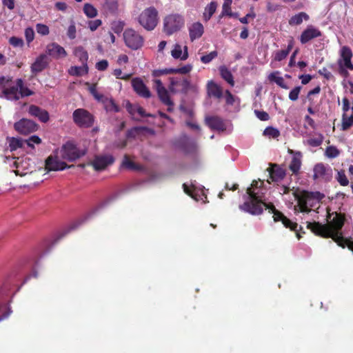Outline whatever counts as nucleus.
I'll list each match as a JSON object with an SVG mask.
<instances>
[{"instance_id": "30", "label": "nucleus", "mask_w": 353, "mask_h": 353, "mask_svg": "<svg viewBox=\"0 0 353 353\" xmlns=\"http://www.w3.org/2000/svg\"><path fill=\"white\" fill-rule=\"evenodd\" d=\"M118 1L117 0H106L103 5V8L107 14H114L118 10Z\"/></svg>"}, {"instance_id": "56", "label": "nucleus", "mask_w": 353, "mask_h": 353, "mask_svg": "<svg viewBox=\"0 0 353 353\" xmlns=\"http://www.w3.org/2000/svg\"><path fill=\"white\" fill-rule=\"evenodd\" d=\"M41 142V139L36 135L31 136L29 139L26 140V143L29 147L34 148V143L39 144Z\"/></svg>"}, {"instance_id": "54", "label": "nucleus", "mask_w": 353, "mask_h": 353, "mask_svg": "<svg viewBox=\"0 0 353 353\" xmlns=\"http://www.w3.org/2000/svg\"><path fill=\"white\" fill-rule=\"evenodd\" d=\"M301 90V86H296L289 93V99L292 101H296L299 99Z\"/></svg>"}, {"instance_id": "4", "label": "nucleus", "mask_w": 353, "mask_h": 353, "mask_svg": "<svg viewBox=\"0 0 353 353\" xmlns=\"http://www.w3.org/2000/svg\"><path fill=\"white\" fill-rule=\"evenodd\" d=\"M138 21L146 30H154L158 23V11L153 6L145 9L139 14Z\"/></svg>"}, {"instance_id": "1", "label": "nucleus", "mask_w": 353, "mask_h": 353, "mask_svg": "<svg viewBox=\"0 0 353 353\" xmlns=\"http://www.w3.org/2000/svg\"><path fill=\"white\" fill-rule=\"evenodd\" d=\"M258 181L254 180L251 186L246 190V195H244L245 201L239 205V209L252 215H259L263 212V208L269 210L273 214V219L275 222L281 221L283 225L292 231H296L298 224L292 222L287 218L281 212L276 210L272 203L263 201V194L259 192Z\"/></svg>"}, {"instance_id": "33", "label": "nucleus", "mask_w": 353, "mask_h": 353, "mask_svg": "<svg viewBox=\"0 0 353 353\" xmlns=\"http://www.w3.org/2000/svg\"><path fill=\"white\" fill-rule=\"evenodd\" d=\"M68 72L72 76H82L88 72V64H82L81 66H72Z\"/></svg>"}, {"instance_id": "16", "label": "nucleus", "mask_w": 353, "mask_h": 353, "mask_svg": "<svg viewBox=\"0 0 353 353\" xmlns=\"http://www.w3.org/2000/svg\"><path fill=\"white\" fill-rule=\"evenodd\" d=\"M322 35L321 32L312 26H308L301 33L299 40L302 44H305L313 39L320 37Z\"/></svg>"}, {"instance_id": "27", "label": "nucleus", "mask_w": 353, "mask_h": 353, "mask_svg": "<svg viewBox=\"0 0 353 353\" xmlns=\"http://www.w3.org/2000/svg\"><path fill=\"white\" fill-rule=\"evenodd\" d=\"M294 46V41L293 39H290L288 42V47L285 50H281L276 51L274 54V60L276 61H281L284 60L290 52L292 50Z\"/></svg>"}, {"instance_id": "18", "label": "nucleus", "mask_w": 353, "mask_h": 353, "mask_svg": "<svg viewBox=\"0 0 353 353\" xmlns=\"http://www.w3.org/2000/svg\"><path fill=\"white\" fill-rule=\"evenodd\" d=\"M46 53L56 59L64 58L68 55L65 50L57 43H52L48 45L46 48Z\"/></svg>"}, {"instance_id": "23", "label": "nucleus", "mask_w": 353, "mask_h": 353, "mask_svg": "<svg viewBox=\"0 0 353 353\" xmlns=\"http://www.w3.org/2000/svg\"><path fill=\"white\" fill-rule=\"evenodd\" d=\"M190 38L192 41L201 37L204 32L203 26L200 22L193 23L188 28Z\"/></svg>"}, {"instance_id": "37", "label": "nucleus", "mask_w": 353, "mask_h": 353, "mask_svg": "<svg viewBox=\"0 0 353 353\" xmlns=\"http://www.w3.org/2000/svg\"><path fill=\"white\" fill-rule=\"evenodd\" d=\"M217 4L216 2L212 1L210 4H208L205 8V12H203V19L205 21H208L214 14L216 10Z\"/></svg>"}, {"instance_id": "47", "label": "nucleus", "mask_w": 353, "mask_h": 353, "mask_svg": "<svg viewBox=\"0 0 353 353\" xmlns=\"http://www.w3.org/2000/svg\"><path fill=\"white\" fill-rule=\"evenodd\" d=\"M323 141V137L321 134H319L318 137L311 138L307 140V143L312 147L320 146Z\"/></svg>"}, {"instance_id": "45", "label": "nucleus", "mask_w": 353, "mask_h": 353, "mask_svg": "<svg viewBox=\"0 0 353 353\" xmlns=\"http://www.w3.org/2000/svg\"><path fill=\"white\" fill-rule=\"evenodd\" d=\"M336 179L339 183L342 186H347L349 184V180L345 175V170H343L338 171Z\"/></svg>"}, {"instance_id": "39", "label": "nucleus", "mask_w": 353, "mask_h": 353, "mask_svg": "<svg viewBox=\"0 0 353 353\" xmlns=\"http://www.w3.org/2000/svg\"><path fill=\"white\" fill-rule=\"evenodd\" d=\"M351 109L352 113L350 117H347L345 113L343 114L341 130L343 131L348 130L353 125V106Z\"/></svg>"}, {"instance_id": "31", "label": "nucleus", "mask_w": 353, "mask_h": 353, "mask_svg": "<svg viewBox=\"0 0 353 353\" xmlns=\"http://www.w3.org/2000/svg\"><path fill=\"white\" fill-rule=\"evenodd\" d=\"M74 54L77 57L81 64H87L88 53L82 46H77L74 50Z\"/></svg>"}, {"instance_id": "9", "label": "nucleus", "mask_w": 353, "mask_h": 353, "mask_svg": "<svg viewBox=\"0 0 353 353\" xmlns=\"http://www.w3.org/2000/svg\"><path fill=\"white\" fill-rule=\"evenodd\" d=\"M170 85L169 90L172 92H176L179 91L177 89L178 87H180V91L183 94H187L188 92L194 88V86L192 85L190 80L188 79H179L175 77L170 78Z\"/></svg>"}, {"instance_id": "42", "label": "nucleus", "mask_w": 353, "mask_h": 353, "mask_svg": "<svg viewBox=\"0 0 353 353\" xmlns=\"http://www.w3.org/2000/svg\"><path fill=\"white\" fill-rule=\"evenodd\" d=\"M341 151L334 145L327 146L325 151V154L330 159H334L339 156Z\"/></svg>"}, {"instance_id": "52", "label": "nucleus", "mask_w": 353, "mask_h": 353, "mask_svg": "<svg viewBox=\"0 0 353 353\" xmlns=\"http://www.w3.org/2000/svg\"><path fill=\"white\" fill-rule=\"evenodd\" d=\"M36 30L38 34L42 36L48 35L50 32L48 26L43 23H37Z\"/></svg>"}, {"instance_id": "25", "label": "nucleus", "mask_w": 353, "mask_h": 353, "mask_svg": "<svg viewBox=\"0 0 353 353\" xmlns=\"http://www.w3.org/2000/svg\"><path fill=\"white\" fill-rule=\"evenodd\" d=\"M208 94L211 97L221 99L223 97L222 88L213 81H208L207 84Z\"/></svg>"}, {"instance_id": "49", "label": "nucleus", "mask_w": 353, "mask_h": 353, "mask_svg": "<svg viewBox=\"0 0 353 353\" xmlns=\"http://www.w3.org/2000/svg\"><path fill=\"white\" fill-rule=\"evenodd\" d=\"M232 2V1H224L223 6H222V12L220 15V17H221L223 16L232 15V10H231Z\"/></svg>"}, {"instance_id": "8", "label": "nucleus", "mask_w": 353, "mask_h": 353, "mask_svg": "<svg viewBox=\"0 0 353 353\" xmlns=\"http://www.w3.org/2000/svg\"><path fill=\"white\" fill-rule=\"evenodd\" d=\"M85 151L81 150L72 142L68 141L63 145L60 150V157L63 160L74 161L85 155Z\"/></svg>"}, {"instance_id": "46", "label": "nucleus", "mask_w": 353, "mask_h": 353, "mask_svg": "<svg viewBox=\"0 0 353 353\" xmlns=\"http://www.w3.org/2000/svg\"><path fill=\"white\" fill-rule=\"evenodd\" d=\"M263 134L272 138H277L280 136V132L278 129L268 126L263 131Z\"/></svg>"}, {"instance_id": "14", "label": "nucleus", "mask_w": 353, "mask_h": 353, "mask_svg": "<svg viewBox=\"0 0 353 353\" xmlns=\"http://www.w3.org/2000/svg\"><path fill=\"white\" fill-rule=\"evenodd\" d=\"M114 161V159L112 155L97 156L91 164L95 170L101 171L112 164Z\"/></svg>"}, {"instance_id": "3", "label": "nucleus", "mask_w": 353, "mask_h": 353, "mask_svg": "<svg viewBox=\"0 0 353 353\" xmlns=\"http://www.w3.org/2000/svg\"><path fill=\"white\" fill-rule=\"evenodd\" d=\"M319 192H310L303 190L300 193H295L294 197L297 201V207L301 212L309 213L314 208L320 199Z\"/></svg>"}, {"instance_id": "35", "label": "nucleus", "mask_w": 353, "mask_h": 353, "mask_svg": "<svg viewBox=\"0 0 353 353\" xmlns=\"http://www.w3.org/2000/svg\"><path fill=\"white\" fill-rule=\"evenodd\" d=\"M279 74V71L273 72L268 76V79L271 81L275 82L279 86L283 89H288V87L284 82V79L282 77H278Z\"/></svg>"}, {"instance_id": "12", "label": "nucleus", "mask_w": 353, "mask_h": 353, "mask_svg": "<svg viewBox=\"0 0 353 353\" xmlns=\"http://www.w3.org/2000/svg\"><path fill=\"white\" fill-rule=\"evenodd\" d=\"M352 57L353 54L350 48L343 46L340 50L339 59L337 61L338 66H344L350 70H353Z\"/></svg>"}, {"instance_id": "58", "label": "nucleus", "mask_w": 353, "mask_h": 353, "mask_svg": "<svg viewBox=\"0 0 353 353\" xmlns=\"http://www.w3.org/2000/svg\"><path fill=\"white\" fill-rule=\"evenodd\" d=\"M254 114L256 116V117L261 121H265L270 119L269 114L265 111L255 110Z\"/></svg>"}, {"instance_id": "11", "label": "nucleus", "mask_w": 353, "mask_h": 353, "mask_svg": "<svg viewBox=\"0 0 353 353\" xmlns=\"http://www.w3.org/2000/svg\"><path fill=\"white\" fill-rule=\"evenodd\" d=\"M313 179L314 180L322 179L328 181L332 179V169L323 163L316 164L313 168Z\"/></svg>"}, {"instance_id": "59", "label": "nucleus", "mask_w": 353, "mask_h": 353, "mask_svg": "<svg viewBox=\"0 0 353 353\" xmlns=\"http://www.w3.org/2000/svg\"><path fill=\"white\" fill-rule=\"evenodd\" d=\"M25 37L28 43H30L34 40V32L32 28H27L25 30Z\"/></svg>"}, {"instance_id": "50", "label": "nucleus", "mask_w": 353, "mask_h": 353, "mask_svg": "<svg viewBox=\"0 0 353 353\" xmlns=\"http://www.w3.org/2000/svg\"><path fill=\"white\" fill-rule=\"evenodd\" d=\"M218 56V52L216 50H214L210 52L208 54L203 55L201 57V61L203 63L207 64L211 62L214 59H215Z\"/></svg>"}, {"instance_id": "32", "label": "nucleus", "mask_w": 353, "mask_h": 353, "mask_svg": "<svg viewBox=\"0 0 353 353\" xmlns=\"http://www.w3.org/2000/svg\"><path fill=\"white\" fill-rule=\"evenodd\" d=\"M309 19L310 17L307 13L301 12L292 16L289 20V23L291 26H299L303 23V20L307 21Z\"/></svg>"}, {"instance_id": "38", "label": "nucleus", "mask_w": 353, "mask_h": 353, "mask_svg": "<svg viewBox=\"0 0 353 353\" xmlns=\"http://www.w3.org/2000/svg\"><path fill=\"white\" fill-rule=\"evenodd\" d=\"M83 13L88 18H94L97 16L98 11L96 8L94 7L93 5L89 3H86L84 4L83 8Z\"/></svg>"}, {"instance_id": "26", "label": "nucleus", "mask_w": 353, "mask_h": 353, "mask_svg": "<svg viewBox=\"0 0 353 353\" xmlns=\"http://www.w3.org/2000/svg\"><path fill=\"white\" fill-rule=\"evenodd\" d=\"M171 55L174 59H179L181 61H185L188 58V47L184 46V52H182V47L181 45L176 43L174 46L173 50L171 51Z\"/></svg>"}, {"instance_id": "55", "label": "nucleus", "mask_w": 353, "mask_h": 353, "mask_svg": "<svg viewBox=\"0 0 353 353\" xmlns=\"http://www.w3.org/2000/svg\"><path fill=\"white\" fill-rule=\"evenodd\" d=\"M9 43L13 47H23L24 44L23 39L17 37H10Z\"/></svg>"}, {"instance_id": "10", "label": "nucleus", "mask_w": 353, "mask_h": 353, "mask_svg": "<svg viewBox=\"0 0 353 353\" xmlns=\"http://www.w3.org/2000/svg\"><path fill=\"white\" fill-rule=\"evenodd\" d=\"M16 131L21 134H28L37 130L38 125L32 120L21 119L14 125Z\"/></svg>"}, {"instance_id": "43", "label": "nucleus", "mask_w": 353, "mask_h": 353, "mask_svg": "<svg viewBox=\"0 0 353 353\" xmlns=\"http://www.w3.org/2000/svg\"><path fill=\"white\" fill-rule=\"evenodd\" d=\"M183 191L185 192V194H187L188 196H191L194 200L199 201V198H198L199 195L196 192V188L194 185H191V187H189L185 183H183Z\"/></svg>"}, {"instance_id": "13", "label": "nucleus", "mask_w": 353, "mask_h": 353, "mask_svg": "<svg viewBox=\"0 0 353 353\" xmlns=\"http://www.w3.org/2000/svg\"><path fill=\"white\" fill-rule=\"evenodd\" d=\"M72 165L68 166L67 164L61 161L58 156H50L46 160V169L48 171L63 170L66 168H70Z\"/></svg>"}, {"instance_id": "60", "label": "nucleus", "mask_w": 353, "mask_h": 353, "mask_svg": "<svg viewBox=\"0 0 353 353\" xmlns=\"http://www.w3.org/2000/svg\"><path fill=\"white\" fill-rule=\"evenodd\" d=\"M76 26L74 22H72L68 27L67 31V35L70 39H74L76 38Z\"/></svg>"}, {"instance_id": "34", "label": "nucleus", "mask_w": 353, "mask_h": 353, "mask_svg": "<svg viewBox=\"0 0 353 353\" xmlns=\"http://www.w3.org/2000/svg\"><path fill=\"white\" fill-rule=\"evenodd\" d=\"M220 74L221 77L226 81L231 86L234 85V81L232 72L225 66L219 68Z\"/></svg>"}, {"instance_id": "64", "label": "nucleus", "mask_w": 353, "mask_h": 353, "mask_svg": "<svg viewBox=\"0 0 353 353\" xmlns=\"http://www.w3.org/2000/svg\"><path fill=\"white\" fill-rule=\"evenodd\" d=\"M319 74L323 76L327 80L332 77V73L328 71L326 68H323L322 69L319 70Z\"/></svg>"}, {"instance_id": "44", "label": "nucleus", "mask_w": 353, "mask_h": 353, "mask_svg": "<svg viewBox=\"0 0 353 353\" xmlns=\"http://www.w3.org/2000/svg\"><path fill=\"white\" fill-rule=\"evenodd\" d=\"M8 139L9 142L10 150L11 152L23 147V143L21 140L14 137L8 138Z\"/></svg>"}, {"instance_id": "7", "label": "nucleus", "mask_w": 353, "mask_h": 353, "mask_svg": "<svg viewBox=\"0 0 353 353\" xmlns=\"http://www.w3.org/2000/svg\"><path fill=\"white\" fill-rule=\"evenodd\" d=\"M72 119L77 126L83 128L92 127L94 122V116L83 108L75 110L72 113Z\"/></svg>"}, {"instance_id": "2", "label": "nucleus", "mask_w": 353, "mask_h": 353, "mask_svg": "<svg viewBox=\"0 0 353 353\" xmlns=\"http://www.w3.org/2000/svg\"><path fill=\"white\" fill-rule=\"evenodd\" d=\"M334 217L327 224L319 222H307V228L314 234L323 238H331L336 244L345 248L347 247L353 252V241L351 239L345 238L341 232V229L345 221V214L334 212Z\"/></svg>"}, {"instance_id": "40", "label": "nucleus", "mask_w": 353, "mask_h": 353, "mask_svg": "<svg viewBox=\"0 0 353 353\" xmlns=\"http://www.w3.org/2000/svg\"><path fill=\"white\" fill-rule=\"evenodd\" d=\"M161 101L165 105L171 104V99L169 93L165 88H161L160 90L157 91Z\"/></svg>"}, {"instance_id": "22", "label": "nucleus", "mask_w": 353, "mask_h": 353, "mask_svg": "<svg viewBox=\"0 0 353 353\" xmlns=\"http://www.w3.org/2000/svg\"><path fill=\"white\" fill-rule=\"evenodd\" d=\"M205 122L212 130L218 131H224L225 130V125L223 119L219 117L213 116L206 117Z\"/></svg>"}, {"instance_id": "57", "label": "nucleus", "mask_w": 353, "mask_h": 353, "mask_svg": "<svg viewBox=\"0 0 353 353\" xmlns=\"http://www.w3.org/2000/svg\"><path fill=\"white\" fill-rule=\"evenodd\" d=\"M102 24V21L101 19H95L89 21L88 23V26L91 31H95L99 26Z\"/></svg>"}, {"instance_id": "21", "label": "nucleus", "mask_w": 353, "mask_h": 353, "mask_svg": "<svg viewBox=\"0 0 353 353\" xmlns=\"http://www.w3.org/2000/svg\"><path fill=\"white\" fill-rule=\"evenodd\" d=\"M270 178L272 181H280L285 176V171L276 164H270V167L268 169Z\"/></svg>"}, {"instance_id": "5", "label": "nucleus", "mask_w": 353, "mask_h": 353, "mask_svg": "<svg viewBox=\"0 0 353 353\" xmlns=\"http://www.w3.org/2000/svg\"><path fill=\"white\" fill-rule=\"evenodd\" d=\"M125 45L132 50L141 48L144 44V38L132 28H127L123 33Z\"/></svg>"}, {"instance_id": "48", "label": "nucleus", "mask_w": 353, "mask_h": 353, "mask_svg": "<svg viewBox=\"0 0 353 353\" xmlns=\"http://www.w3.org/2000/svg\"><path fill=\"white\" fill-rule=\"evenodd\" d=\"M173 74H186L191 72L192 65L191 64L185 65L181 68H172Z\"/></svg>"}, {"instance_id": "63", "label": "nucleus", "mask_w": 353, "mask_h": 353, "mask_svg": "<svg viewBox=\"0 0 353 353\" xmlns=\"http://www.w3.org/2000/svg\"><path fill=\"white\" fill-rule=\"evenodd\" d=\"M338 72L339 74L344 77L347 78L350 76V73L347 70H349L347 68H345L344 66H338Z\"/></svg>"}, {"instance_id": "6", "label": "nucleus", "mask_w": 353, "mask_h": 353, "mask_svg": "<svg viewBox=\"0 0 353 353\" xmlns=\"http://www.w3.org/2000/svg\"><path fill=\"white\" fill-rule=\"evenodd\" d=\"M184 26V19L179 14H171L163 19V31L167 35H171L180 30Z\"/></svg>"}, {"instance_id": "36", "label": "nucleus", "mask_w": 353, "mask_h": 353, "mask_svg": "<svg viewBox=\"0 0 353 353\" xmlns=\"http://www.w3.org/2000/svg\"><path fill=\"white\" fill-rule=\"evenodd\" d=\"M17 85L20 97H28L33 94V92L31 91L28 88L24 86L23 81L21 79L17 80Z\"/></svg>"}, {"instance_id": "41", "label": "nucleus", "mask_w": 353, "mask_h": 353, "mask_svg": "<svg viewBox=\"0 0 353 353\" xmlns=\"http://www.w3.org/2000/svg\"><path fill=\"white\" fill-rule=\"evenodd\" d=\"M122 166L131 170H139L140 169V167L131 161L127 154H125L123 157Z\"/></svg>"}, {"instance_id": "17", "label": "nucleus", "mask_w": 353, "mask_h": 353, "mask_svg": "<svg viewBox=\"0 0 353 353\" xmlns=\"http://www.w3.org/2000/svg\"><path fill=\"white\" fill-rule=\"evenodd\" d=\"M9 294H5L0 289V321L8 317L12 310L8 304Z\"/></svg>"}, {"instance_id": "24", "label": "nucleus", "mask_w": 353, "mask_h": 353, "mask_svg": "<svg viewBox=\"0 0 353 353\" xmlns=\"http://www.w3.org/2000/svg\"><path fill=\"white\" fill-rule=\"evenodd\" d=\"M99 101L103 103V107L107 112H118L120 110L119 105L115 103L112 98H108L103 95Z\"/></svg>"}, {"instance_id": "15", "label": "nucleus", "mask_w": 353, "mask_h": 353, "mask_svg": "<svg viewBox=\"0 0 353 353\" xmlns=\"http://www.w3.org/2000/svg\"><path fill=\"white\" fill-rule=\"evenodd\" d=\"M132 86L135 92L140 97L148 99L151 97V92L140 78L132 80Z\"/></svg>"}, {"instance_id": "29", "label": "nucleus", "mask_w": 353, "mask_h": 353, "mask_svg": "<svg viewBox=\"0 0 353 353\" xmlns=\"http://www.w3.org/2000/svg\"><path fill=\"white\" fill-rule=\"evenodd\" d=\"M2 93L3 96L9 100H19L20 99L18 87L12 86L8 88H5L3 90Z\"/></svg>"}, {"instance_id": "53", "label": "nucleus", "mask_w": 353, "mask_h": 353, "mask_svg": "<svg viewBox=\"0 0 353 353\" xmlns=\"http://www.w3.org/2000/svg\"><path fill=\"white\" fill-rule=\"evenodd\" d=\"M87 84L89 85L88 90H89L90 92L91 93V94L94 97L95 99H97L99 101V99L102 98L103 94H99L97 92V84H95V83H93V84L87 83Z\"/></svg>"}, {"instance_id": "20", "label": "nucleus", "mask_w": 353, "mask_h": 353, "mask_svg": "<svg viewBox=\"0 0 353 353\" xmlns=\"http://www.w3.org/2000/svg\"><path fill=\"white\" fill-rule=\"evenodd\" d=\"M28 113L30 115L38 118V119L43 123L48 122L50 119L49 113L47 110L35 105H30Z\"/></svg>"}, {"instance_id": "62", "label": "nucleus", "mask_w": 353, "mask_h": 353, "mask_svg": "<svg viewBox=\"0 0 353 353\" xmlns=\"http://www.w3.org/2000/svg\"><path fill=\"white\" fill-rule=\"evenodd\" d=\"M225 102L228 105H232L234 103V97L233 94L228 90H225Z\"/></svg>"}, {"instance_id": "19", "label": "nucleus", "mask_w": 353, "mask_h": 353, "mask_svg": "<svg viewBox=\"0 0 353 353\" xmlns=\"http://www.w3.org/2000/svg\"><path fill=\"white\" fill-rule=\"evenodd\" d=\"M48 63L49 61L48 60L47 55L45 54H40L38 57H37L34 62L31 65V72L33 74H37L42 72L48 67Z\"/></svg>"}, {"instance_id": "51", "label": "nucleus", "mask_w": 353, "mask_h": 353, "mask_svg": "<svg viewBox=\"0 0 353 353\" xmlns=\"http://www.w3.org/2000/svg\"><path fill=\"white\" fill-rule=\"evenodd\" d=\"M173 74L172 68L154 70L152 71V75L154 77H159L160 76L165 75V74Z\"/></svg>"}, {"instance_id": "28", "label": "nucleus", "mask_w": 353, "mask_h": 353, "mask_svg": "<svg viewBox=\"0 0 353 353\" xmlns=\"http://www.w3.org/2000/svg\"><path fill=\"white\" fill-rule=\"evenodd\" d=\"M301 157L302 155L301 152H295V155L292 157L289 168L293 174H296L300 170L301 165Z\"/></svg>"}, {"instance_id": "61", "label": "nucleus", "mask_w": 353, "mask_h": 353, "mask_svg": "<svg viewBox=\"0 0 353 353\" xmlns=\"http://www.w3.org/2000/svg\"><path fill=\"white\" fill-rule=\"evenodd\" d=\"M95 67L99 71H105L108 67V61L105 59L101 60L96 63Z\"/></svg>"}]
</instances>
